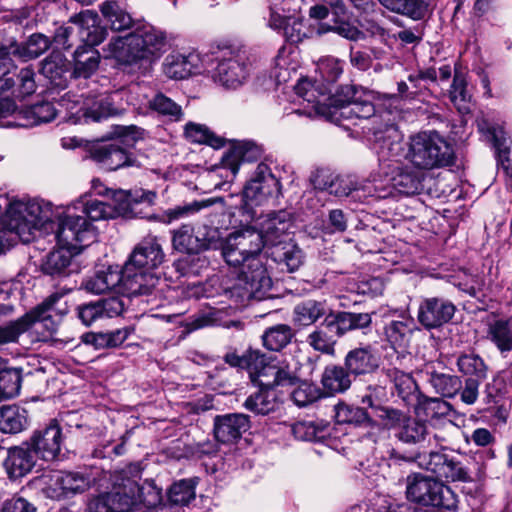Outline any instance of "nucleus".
<instances>
[{
	"label": "nucleus",
	"instance_id": "obj_59",
	"mask_svg": "<svg viewBox=\"0 0 512 512\" xmlns=\"http://www.w3.org/2000/svg\"><path fill=\"white\" fill-rule=\"evenodd\" d=\"M386 376L394 383V387L399 397L407 401L416 390V383L409 373H405L397 368H387Z\"/></svg>",
	"mask_w": 512,
	"mask_h": 512
},
{
	"label": "nucleus",
	"instance_id": "obj_7",
	"mask_svg": "<svg viewBox=\"0 0 512 512\" xmlns=\"http://www.w3.org/2000/svg\"><path fill=\"white\" fill-rule=\"evenodd\" d=\"M71 20L78 24L79 35L85 45L79 46L73 55L75 78H89L99 66L100 54L94 46L100 44L107 36V30L98 24V15L90 10L75 15Z\"/></svg>",
	"mask_w": 512,
	"mask_h": 512
},
{
	"label": "nucleus",
	"instance_id": "obj_62",
	"mask_svg": "<svg viewBox=\"0 0 512 512\" xmlns=\"http://www.w3.org/2000/svg\"><path fill=\"white\" fill-rule=\"evenodd\" d=\"M296 388L291 393L293 402L299 407H305L322 397L321 389L312 383L302 381L295 385Z\"/></svg>",
	"mask_w": 512,
	"mask_h": 512
},
{
	"label": "nucleus",
	"instance_id": "obj_23",
	"mask_svg": "<svg viewBox=\"0 0 512 512\" xmlns=\"http://www.w3.org/2000/svg\"><path fill=\"white\" fill-rule=\"evenodd\" d=\"M419 375L423 381L428 383L435 393L446 398H453L462 391L463 382L454 374L445 373L437 369L434 363H427L420 370Z\"/></svg>",
	"mask_w": 512,
	"mask_h": 512
},
{
	"label": "nucleus",
	"instance_id": "obj_28",
	"mask_svg": "<svg viewBox=\"0 0 512 512\" xmlns=\"http://www.w3.org/2000/svg\"><path fill=\"white\" fill-rule=\"evenodd\" d=\"M40 73L49 83L59 89L68 85L70 76V65L66 57L60 51H52L40 63Z\"/></svg>",
	"mask_w": 512,
	"mask_h": 512
},
{
	"label": "nucleus",
	"instance_id": "obj_64",
	"mask_svg": "<svg viewBox=\"0 0 512 512\" xmlns=\"http://www.w3.org/2000/svg\"><path fill=\"white\" fill-rule=\"evenodd\" d=\"M238 242L230 234L227 238H225V242L221 248V255L227 265L231 267H241L243 268L245 264L248 263V256L245 252L238 249Z\"/></svg>",
	"mask_w": 512,
	"mask_h": 512
},
{
	"label": "nucleus",
	"instance_id": "obj_32",
	"mask_svg": "<svg viewBox=\"0 0 512 512\" xmlns=\"http://www.w3.org/2000/svg\"><path fill=\"white\" fill-rule=\"evenodd\" d=\"M405 412L386 404L369 411V417L374 423H369L371 431L367 436L376 443L378 435L375 431L381 432L382 430H391L398 428L405 420Z\"/></svg>",
	"mask_w": 512,
	"mask_h": 512
},
{
	"label": "nucleus",
	"instance_id": "obj_31",
	"mask_svg": "<svg viewBox=\"0 0 512 512\" xmlns=\"http://www.w3.org/2000/svg\"><path fill=\"white\" fill-rule=\"evenodd\" d=\"M58 300V295H51L31 311L24 314L25 316H29V329L36 325L37 332L39 331V328L44 330L42 340H46L57 331L58 321L53 318L52 312L54 310V304Z\"/></svg>",
	"mask_w": 512,
	"mask_h": 512
},
{
	"label": "nucleus",
	"instance_id": "obj_16",
	"mask_svg": "<svg viewBox=\"0 0 512 512\" xmlns=\"http://www.w3.org/2000/svg\"><path fill=\"white\" fill-rule=\"evenodd\" d=\"M88 153L89 158L106 171L140 166L137 159L128 153L118 141L95 144L90 147Z\"/></svg>",
	"mask_w": 512,
	"mask_h": 512
},
{
	"label": "nucleus",
	"instance_id": "obj_17",
	"mask_svg": "<svg viewBox=\"0 0 512 512\" xmlns=\"http://www.w3.org/2000/svg\"><path fill=\"white\" fill-rule=\"evenodd\" d=\"M455 312L456 306L449 299L426 297L419 303L417 320L426 330L438 329L449 323Z\"/></svg>",
	"mask_w": 512,
	"mask_h": 512
},
{
	"label": "nucleus",
	"instance_id": "obj_21",
	"mask_svg": "<svg viewBox=\"0 0 512 512\" xmlns=\"http://www.w3.org/2000/svg\"><path fill=\"white\" fill-rule=\"evenodd\" d=\"M38 460L40 459L32 447L24 441L20 445L8 448L3 465L8 477L16 480L29 474Z\"/></svg>",
	"mask_w": 512,
	"mask_h": 512
},
{
	"label": "nucleus",
	"instance_id": "obj_51",
	"mask_svg": "<svg viewBox=\"0 0 512 512\" xmlns=\"http://www.w3.org/2000/svg\"><path fill=\"white\" fill-rule=\"evenodd\" d=\"M294 333L290 326L278 324L268 328L263 336V345L271 351H280L292 340Z\"/></svg>",
	"mask_w": 512,
	"mask_h": 512
},
{
	"label": "nucleus",
	"instance_id": "obj_33",
	"mask_svg": "<svg viewBox=\"0 0 512 512\" xmlns=\"http://www.w3.org/2000/svg\"><path fill=\"white\" fill-rule=\"evenodd\" d=\"M133 34L138 39L143 59L159 57L166 46V35L150 24L137 25Z\"/></svg>",
	"mask_w": 512,
	"mask_h": 512
},
{
	"label": "nucleus",
	"instance_id": "obj_42",
	"mask_svg": "<svg viewBox=\"0 0 512 512\" xmlns=\"http://www.w3.org/2000/svg\"><path fill=\"white\" fill-rule=\"evenodd\" d=\"M72 251L61 246L60 249L50 252L42 262L41 269L43 273L52 277L68 275Z\"/></svg>",
	"mask_w": 512,
	"mask_h": 512
},
{
	"label": "nucleus",
	"instance_id": "obj_35",
	"mask_svg": "<svg viewBox=\"0 0 512 512\" xmlns=\"http://www.w3.org/2000/svg\"><path fill=\"white\" fill-rule=\"evenodd\" d=\"M262 153L263 150L259 145L249 141L240 142L223 155L222 165L235 175L240 165L246 162L257 161L261 158Z\"/></svg>",
	"mask_w": 512,
	"mask_h": 512
},
{
	"label": "nucleus",
	"instance_id": "obj_49",
	"mask_svg": "<svg viewBox=\"0 0 512 512\" xmlns=\"http://www.w3.org/2000/svg\"><path fill=\"white\" fill-rule=\"evenodd\" d=\"M184 135L193 143L206 144L216 149L225 144V139L215 135L207 126L193 122L185 125Z\"/></svg>",
	"mask_w": 512,
	"mask_h": 512
},
{
	"label": "nucleus",
	"instance_id": "obj_22",
	"mask_svg": "<svg viewBox=\"0 0 512 512\" xmlns=\"http://www.w3.org/2000/svg\"><path fill=\"white\" fill-rule=\"evenodd\" d=\"M293 227L291 214L285 210L271 212L260 223V233L267 246L276 247L287 242L290 229Z\"/></svg>",
	"mask_w": 512,
	"mask_h": 512
},
{
	"label": "nucleus",
	"instance_id": "obj_26",
	"mask_svg": "<svg viewBox=\"0 0 512 512\" xmlns=\"http://www.w3.org/2000/svg\"><path fill=\"white\" fill-rule=\"evenodd\" d=\"M137 37L133 32L124 37L112 38L109 43L103 47V53L106 58H114L121 64L131 65L142 60L141 49L137 42Z\"/></svg>",
	"mask_w": 512,
	"mask_h": 512
},
{
	"label": "nucleus",
	"instance_id": "obj_15",
	"mask_svg": "<svg viewBox=\"0 0 512 512\" xmlns=\"http://www.w3.org/2000/svg\"><path fill=\"white\" fill-rule=\"evenodd\" d=\"M40 460L54 461L58 458L64 441L62 429L56 420L34 430L26 440Z\"/></svg>",
	"mask_w": 512,
	"mask_h": 512
},
{
	"label": "nucleus",
	"instance_id": "obj_34",
	"mask_svg": "<svg viewBox=\"0 0 512 512\" xmlns=\"http://www.w3.org/2000/svg\"><path fill=\"white\" fill-rule=\"evenodd\" d=\"M393 175L389 182L400 194L411 196L419 194L423 190L424 173L416 171L408 166L397 165L393 168Z\"/></svg>",
	"mask_w": 512,
	"mask_h": 512
},
{
	"label": "nucleus",
	"instance_id": "obj_10",
	"mask_svg": "<svg viewBox=\"0 0 512 512\" xmlns=\"http://www.w3.org/2000/svg\"><path fill=\"white\" fill-rule=\"evenodd\" d=\"M282 195L279 179L271 172L265 163L257 165L251 179L243 189V197L249 205H262L265 202H275Z\"/></svg>",
	"mask_w": 512,
	"mask_h": 512
},
{
	"label": "nucleus",
	"instance_id": "obj_12",
	"mask_svg": "<svg viewBox=\"0 0 512 512\" xmlns=\"http://www.w3.org/2000/svg\"><path fill=\"white\" fill-rule=\"evenodd\" d=\"M96 232L85 217L65 215L59 219L56 239L60 246L76 251L94 242Z\"/></svg>",
	"mask_w": 512,
	"mask_h": 512
},
{
	"label": "nucleus",
	"instance_id": "obj_36",
	"mask_svg": "<svg viewBox=\"0 0 512 512\" xmlns=\"http://www.w3.org/2000/svg\"><path fill=\"white\" fill-rule=\"evenodd\" d=\"M118 286H122L123 290L125 291L123 268L120 271L113 270L111 268L97 271L93 275L87 277L82 283V287L86 291L94 294L106 293L117 288Z\"/></svg>",
	"mask_w": 512,
	"mask_h": 512
},
{
	"label": "nucleus",
	"instance_id": "obj_1",
	"mask_svg": "<svg viewBox=\"0 0 512 512\" xmlns=\"http://www.w3.org/2000/svg\"><path fill=\"white\" fill-rule=\"evenodd\" d=\"M398 428L396 437L402 443L439 450L418 451L410 456L395 453V459L416 463L419 468L447 482L472 481L470 471L463 461L458 456L446 453L445 444L449 438L443 431L437 430L428 421L411 418L407 414Z\"/></svg>",
	"mask_w": 512,
	"mask_h": 512
},
{
	"label": "nucleus",
	"instance_id": "obj_40",
	"mask_svg": "<svg viewBox=\"0 0 512 512\" xmlns=\"http://www.w3.org/2000/svg\"><path fill=\"white\" fill-rule=\"evenodd\" d=\"M391 12L407 16L413 20L423 19L429 7V0H378Z\"/></svg>",
	"mask_w": 512,
	"mask_h": 512
},
{
	"label": "nucleus",
	"instance_id": "obj_45",
	"mask_svg": "<svg viewBox=\"0 0 512 512\" xmlns=\"http://www.w3.org/2000/svg\"><path fill=\"white\" fill-rule=\"evenodd\" d=\"M271 255L276 262L285 265L289 272L296 271L303 264V252L291 240L276 245V247L272 248Z\"/></svg>",
	"mask_w": 512,
	"mask_h": 512
},
{
	"label": "nucleus",
	"instance_id": "obj_11",
	"mask_svg": "<svg viewBox=\"0 0 512 512\" xmlns=\"http://www.w3.org/2000/svg\"><path fill=\"white\" fill-rule=\"evenodd\" d=\"M456 366L465 377L464 387L460 393L461 400L467 405H472L477 401L480 384L488 376L489 366L474 352L461 353L457 357Z\"/></svg>",
	"mask_w": 512,
	"mask_h": 512
},
{
	"label": "nucleus",
	"instance_id": "obj_24",
	"mask_svg": "<svg viewBox=\"0 0 512 512\" xmlns=\"http://www.w3.org/2000/svg\"><path fill=\"white\" fill-rule=\"evenodd\" d=\"M343 363L356 378L375 373L380 367V357L371 345H365L348 351Z\"/></svg>",
	"mask_w": 512,
	"mask_h": 512
},
{
	"label": "nucleus",
	"instance_id": "obj_8",
	"mask_svg": "<svg viewBox=\"0 0 512 512\" xmlns=\"http://www.w3.org/2000/svg\"><path fill=\"white\" fill-rule=\"evenodd\" d=\"M271 287V277L261 259H252L237 278L224 283L223 293L235 305H243L251 299H263Z\"/></svg>",
	"mask_w": 512,
	"mask_h": 512
},
{
	"label": "nucleus",
	"instance_id": "obj_63",
	"mask_svg": "<svg viewBox=\"0 0 512 512\" xmlns=\"http://www.w3.org/2000/svg\"><path fill=\"white\" fill-rule=\"evenodd\" d=\"M385 334L391 344L404 347L408 344L412 334L411 322L399 320L391 321L385 327Z\"/></svg>",
	"mask_w": 512,
	"mask_h": 512
},
{
	"label": "nucleus",
	"instance_id": "obj_9",
	"mask_svg": "<svg viewBox=\"0 0 512 512\" xmlns=\"http://www.w3.org/2000/svg\"><path fill=\"white\" fill-rule=\"evenodd\" d=\"M421 473H412L406 478V496L411 502L426 507L454 510L457 498L450 487Z\"/></svg>",
	"mask_w": 512,
	"mask_h": 512
},
{
	"label": "nucleus",
	"instance_id": "obj_30",
	"mask_svg": "<svg viewBox=\"0 0 512 512\" xmlns=\"http://www.w3.org/2000/svg\"><path fill=\"white\" fill-rule=\"evenodd\" d=\"M371 324L372 316L369 313L339 311L326 317L327 327L335 330L337 337H342L353 330L368 328Z\"/></svg>",
	"mask_w": 512,
	"mask_h": 512
},
{
	"label": "nucleus",
	"instance_id": "obj_47",
	"mask_svg": "<svg viewBox=\"0 0 512 512\" xmlns=\"http://www.w3.org/2000/svg\"><path fill=\"white\" fill-rule=\"evenodd\" d=\"M193 56H185L179 53L170 54L165 58L163 71L171 79H185L189 77L195 67Z\"/></svg>",
	"mask_w": 512,
	"mask_h": 512
},
{
	"label": "nucleus",
	"instance_id": "obj_18",
	"mask_svg": "<svg viewBox=\"0 0 512 512\" xmlns=\"http://www.w3.org/2000/svg\"><path fill=\"white\" fill-rule=\"evenodd\" d=\"M251 427L250 418L243 413L217 415L213 420V433L217 442L234 444Z\"/></svg>",
	"mask_w": 512,
	"mask_h": 512
},
{
	"label": "nucleus",
	"instance_id": "obj_61",
	"mask_svg": "<svg viewBox=\"0 0 512 512\" xmlns=\"http://www.w3.org/2000/svg\"><path fill=\"white\" fill-rule=\"evenodd\" d=\"M28 330L29 316L25 315L0 326V348L4 345L18 342L19 337Z\"/></svg>",
	"mask_w": 512,
	"mask_h": 512
},
{
	"label": "nucleus",
	"instance_id": "obj_60",
	"mask_svg": "<svg viewBox=\"0 0 512 512\" xmlns=\"http://www.w3.org/2000/svg\"><path fill=\"white\" fill-rule=\"evenodd\" d=\"M329 194L338 198L350 197L354 201L361 200L363 196L362 188L357 182L353 181L349 177L338 175H336L333 180Z\"/></svg>",
	"mask_w": 512,
	"mask_h": 512
},
{
	"label": "nucleus",
	"instance_id": "obj_3",
	"mask_svg": "<svg viewBox=\"0 0 512 512\" xmlns=\"http://www.w3.org/2000/svg\"><path fill=\"white\" fill-rule=\"evenodd\" d=\"M165 254L160 239L155 235L145 236L135 245L124 266L125 292L133 296L152 297L151 302L171 292L167 280L161 278L156 269L164 262Z\"/></svg>",
	"mask_w": 512,
	"mask_h": 512
},
{
	"label": "nucleus",
	"instance_id": "obj_53",
	"mask_svg": "<svg viewBox=\"0 0 512 512\" xmlns=\"http://www.w3.org/2000/svg\"><path fill=\"white\" fill-rule=\"evenodd\" d=\"M200 240L197 233L193 234V229L190 225H183L173 234L172 245L173 248L181 253L198 254L201 252Z\"/></svg>",
	"mask_w": 512,
	"mask_h": 512
},
{
	"label": "nucleus",
	"instance_id": "obj_2",
	"mask_svg": "<svg viewBox=\"0 0 512 512\" xmlns=\"http://www.w3.org/2000/svg\"><path fill=\"white\" fill-rule=\"evenodd\" d=\"M373 141L379 161L400 162L403 156L415 168L430 170L449 166L454 160L451 145L436 131H425L411 136L405 154H403L402 134L393 123L374 128Z\"/></svg>",
	"mask_w": 512,
	"mask_h": 512
},
{
	"label": "nucleus",
	"instance_id": "obj_48",
	"mask_svg": "<svg viewBox=\"0 0 512 512\" xmlns=\"http://www.w3.org/2000/svg\"><path fill=\"white\" fill-rule=\"evenodd\" d=\"M324 314L325 303L310 299L294 307L293 321L299 326H309L316 323Z\"/></svg>",
	"mask_w": 512,
	"mask_h": 512
},
{
	"label": "nucleus",
	"instance_id": "obj_58",
	"mask_svg": "<svg viewBox=\"0 0 512 512\" xmlns=\"http://www.w3.org/2000/svg\"><path fill=\"white\" fill-rule=\"evenodd\" d=\"M315 5L310 7L309 16L313 19L323 20L329 15H334L335 19L346 16V6L343 0H314Z\"/></svg>",
	"mask_w": 512,
	"mask_h": 512
},
{
	"label": "nucleus",
	"instance_id": "obj_50",
	"mask_svg": "<svg viewBox=\"0 0 512 512\" xmlns=\"http://www.w3.org/2000/svg\"><path fill=\"white\" fill-rule=\"evenodd\" d=\"M295 438L303 441H321L329 435V424L324 421H300L292 426Z\"/></svg>",
	"mask_w": 512,
	"mask_h": 512
},
{
	"label": "nucleus",
	"instance_id": "obj_20",
	"mask_svg": "<svg viewBox=\"0 0 512 512\" xmlns=\"http://www.w3.org/2000/svg\"><path fill=\"white\" fill-rule=\"evenodd\" d=\"M75 310L81 323L91 326L97 321L120 315L124 311V303L119 297H109L78 305Z\"/></svg>",
	"mask_w": 512,
	"mask_h": 512
},
{
	"label": "nucleus",
	"instance_id": "obj_41",
	"mask_svg": "<svg viewBox=\"0 0 512 512\" xmlns=\"http://www.w3.org/2000/svg\"><path fill=\"white\" fill-rule=\"evenodd\" d=\"M335 330L327 327L326 318L323 323L316 327L306 338L307 344L315 351L329 356L335 355V345L337 343Z\"/></svg>",
	"mask_w": 512,
	"mask_h": 512
},
{
	"label": "nucleus",
	"instance_id": "obj_54",
	"mask_svg": "<svg viewBox=\"0 0 512 512\" xmlns=\"http://www.w3.org/2000/svg\"><path fill=\"white\" fill-rule=\"evenodd\" d=\"M224 360L230 366L246 368L249 370L251 378L256 376L259 371L260 364L266 360L265 355L258 350H249L246 354L239 356L236 353H227Z\"/></svg>",
	"mask_w": 512,
	"mask_h": 512
},
{
	"label": "nucleus",
	"instance_id": "obj_39",
	"mask_svg": "<svg viewBox=\"0 0 512 512\" xmlns=\"http://www.w3.org/2000/svg\"><path fill=\"white\" fill-rule=\"evenodd\" d=\"M100 11L107 24L114 31H123L133 28L136 24L131 15L114 0H107L100 5Z\"/></svg>",
	"mask_w": 512,
	"mask_h": 512
},
{
	"label": "nucleus",
	"instance_id": "obj_27",
	"mask_svg": "<svg viewBox=\"0 0 512 512\" xmlns=\"http://www.w3.org/2000/svg\"><path fill=\"white\" fill-rule=\"evenodd\" d=\"M257 382L260 389L251 394L244 402L243 406L258 415H267L274 412L278 406V398L274 387L270 383V379L252 377Z\"/></svg>",
	"mask_w": 512,
	"mask_h": 512
},
{
	"label": "nucleus",
	"instance_id": "obj_55",
	"mask_svg": "<svg viewBox=\"0 0 512 512\" xmlns=\"http://www.w3.org/2000/svg\"><path fill=\"white\" fill-rule=\"evenodd\" d=\"M488 334L500 352L512 350V321L499 319L489 325Z\"/></svg>",
	"mask_w": 512,
	"mask_h": 512
},
{
	"label": "nucleus",
	"instance_id": "obj_56",
	"mask_svg": "<svg viewBox=\"0 0 512 512\" xmlns=\"http://www.w3.org/2000/svg\"><path fill=\"white\" fill-rule=\"evenodd\" d=\"M196 483L194 479H183L175 482L168 492L170 503L178 506L188 505L195 499Z\"/></svg>",
	"mask_w": 512,
	"mask_h": 512
},
{
	"label": "nucleus",
	"instance_id": "obj_57",
	"mask_svg": "<svg viewBox=\"0 0 512 512\" xmlns=\"http://www.w3.org/2000/svg\"><path fill=\"white\" fill-rule=\"evenodd\" d=\"M21 380V369H2L0 371V400L17 396L20 392Z\"/></svg>",
	"mask_w": 512,
	"mask_h": 512
},
{
	"label": "nucleus",
	"instance_id": "obj_13",
	"mask_svg": "<svg viewBox=\"0 0 512 512\" xmlns=\"http://www.w3.org/2000/svg\"><path fill=\"white\" fill-rule=\"evenodd\" d=\"M215 60L217 64L211 71L214 82L227 89H237L244 83L248 71L239 53L225 49Z\"/></svg>",
	"mask_w": 512,
	"mask_h": 512
},
{
	"label": "nucleus",
	"instance_id": "obj_44",
	"mask_svg": "<svg viewBox=\"0 0 512 512\" xmlns=\"http://www.w3.org/2000/svg\"><path fill=\"white\" fill-rule=\"evenodd\" d=\"M334 410L338 424L369 428V423H374L369 417V411L364 407L339 403L334 407Z\"/></svg>",
	"mask_w": 512,
	"mask_h": 512
},
{
	"label": "nucleus",
	"instance_id": "obj_5",
	"mask_svg": "<svg viewBox=\"0 0 512 512\" xmlns=\"http://www.w3.org/2000/svg\"><path fill=\"white\" fill-rule=\"evenodd\" d=\"M48 219L45 211L35 200L12 201L5 217L0 221V254L21 240L29 243L33 232Z\"/></svg>",
	"mask_w": 512,
	"mask_h": 512
},
{
	"label": "nucleus",
	"instance_id": "obj_37",
	"mask_svg": "<svg viewBox=\"0 0 512 512\" xmlns=\"http://www.w3.org/2000/svg\"><path fill=\"white\" fill-rule=\"evenodd\" d=\"M352 377L344 364H331L325 367L321 383L327 393L334 395L346 392L352 385Z\"/></svg>",
	"mask_w": 512,
	"mask_h": 512
},
{
	"label": "nucleus",
	"instance_id": "obj_46",
	"mask_svg": "<svg viewBox=\"0 0 512 512\" xmlns=\"http://www.w3.org/2000/svg\"><path fill=\"white\" fill-rule=\"evenodd\" d=\"M28 424L26 410L18 406L0 408V430L4 433L16 434Z\"/></svg>",
	"mask_w": 512,
	"mask_h": 512
},
{
	"label": "nucleus",
	"instance_id": "obj_52",
	"mask_svg": "<svg viewBox=\"0 0 512 512\" xmlns=\"http://www.w3.org/2000/svg\"><path fill=\"white\" fill-rule=\"evenodd\" d=\"M149 108L170 121L178 122L184 118L181 106L163 93L156 94L149 101Z\"/></svg>",
	"mask_w": 512,
	"mask_h": 512
},
{
	"label": "nucleus",
	"instance_id": "obj_4",
	"mask_svg": "<svg viewBox=\"0 0 512 512\" xmlns=\"http://www.w3.org/2000/svg\"><path fill=\"white\" fill-rule=\"evenodd\" d=\"M302 98L313 104L316 113L336 121L369 119L376 111L370 92L355 85L340 86L332 95L316 85Z\"/></svg>",
	"mask_w": 512,
	"mask_h": 512
},
{
	"label": "nucleus",
	"instance_id": "obj_38",
	"mask_svg": "<svg viewBox=\"0 0 512 512\" xmlns=\"http://www.w3.org/2000/svg\"><path fill=\"white\" fill-rule=\"evenodd\" d=\"M269 26L274 30L281 31L285 40L293 44L301 42L306 36L302 20L295 15L282 16L273 10Z\"/></svg>",
	"mask_w": 512,
	"mask_h": 512
},
{
	"label": "nucleus",
	"instance_id": "obj_19",
	"mask_svg": "<svg viewBox=\"0 0 512 512\" xmlns=\"http://www.w3.org/2000/svg\"><path fill=\"white\" fill-rule=\"evenodd\" d=\"M271 377L270 383L273 387H292L300 382L301 363L294 357L279 361L277 364H260L257 378L267 379Z\"/></svg>",
	"mask_w": 512,
	"mask_h": 512
},
{
	"label": "nucleus",
	"instance_id": "obj_6",
	"mask_svg": "<svg viewBox=\"0 0 512 512\" xmlns=\"http://www.w3.org/2000/svg\"><path fill=\"white\" fill-rule=\"evenodd\" d=\"M106 192L111 194L112 203L98 199L86 200L85 198L78 202L82 211L91 221L112 219L120 215L124 217H143L142 212L138 211L137 207L142 204L151 206L156 198L155 192L143 189L118 191L106 189Z\"/></svg>",
	"mask_w": 512,
	"mask_h": 512
},
{
	"label": "nucleus",
	"instance_id": "obj_43",
	"mask_svg": "<svg viewBox=\"0 0 512 512\" xmlns=\"http://www.w3.org/2000/svg\"><path fill=\"white\" fill-rule=\"evenodd\" d=\"M232 235L238 242V249L247 254L248 262H251L252 259H260V253L266 245V242L259 231L247 228L236 231L232 233Z\"/></svg>",
	"mask_w": 512,
	"mask_h": 512
},
{
	"label": "nucleus",
	"instance_id": "obj_14",
	"mask_svg": "<svg viewBox=\"0 0 512 512\" xmlns=\"http://www.w3.org/2000/svg\"><path fill=\"white\" fill-rule=\"evenodd\" d=\"M96 475L93 470L58 471L50 478L49 490L55 497H69L82 494L96 485Z\"/></svg>",
	"mask_w": 512,
	"mask_h": 512
},
{
	"label": "nucleus",
	"instance_id": "obj_25",
	"mask_svg": "<svg viewBox=\"0 0 512 512\" xmlns=\"http://www.w3.org/2000/svg\"><path fill=\"white\" fill-rule=\"evenodd\" d=\"M478 129L493 144L498 165L503 171L512 177V157L510 151V140L506 132L500 126H495L482 120L478 123Z\"/></svg>",
	"mask_w": 512,
	"mask_h": 512
},
{
	"label": "nucleus",
	"instance_id": "obj_29",
	"mask_svg": "<svg viewBox=\"0 0 512 512\" xmlns=\"http://www.w3.org/2000/svg\"><path fill=\"white\" fill-rule=\"evenodd\" d=\"M448 98L459 114H470L473 108V94L469 88L467 73L460 67L454 68L453 80L448 89Z\"/></svg>",
	"mask_w": 512,
	"mask_h": 512
}]
</instances>
